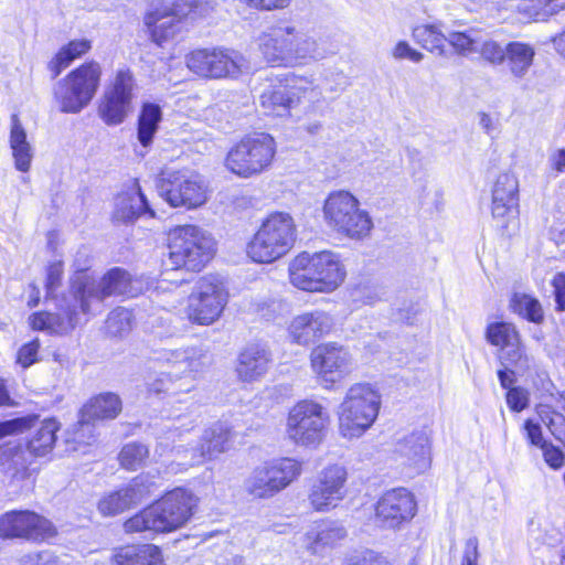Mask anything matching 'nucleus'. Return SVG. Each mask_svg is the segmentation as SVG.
I'll return each instance as SVG.
<instances>
[{
	"instance_id": "obj_1",
	"label": "nucleus",
	"mask_w": 565,
	"mask_h": 565,
	"mask_svg": "<svg viewBox=\"0 0 565 565\" xmlns=\"http://www.w3.org/2000/svg\"><path fill=\"white\" fill-rule=\"evenodd\" d=\"M134 284L129 273L118 267L108 270L99 280L79 273L71 280L68 295L57 299L58 311L35 312L30 317V324L39 331L68 333L81 323V315L100 313L108 297H135L138 289Z\"/></svg>"
},
{
	"instance_id": "obj_2",
	"label": "nucleus",
	"mask_w": 565,
	"mask_h": 565,
	"mask_svg": "<svg viewBox=\"0 0 565 565\" xmlns=\"http://www.w3.org/2000/svg\"><path fill=\"white\" fill-rule=\"evenodd\" d=\"M257 46L267 64L284 67L307 65L337 52L327 38H316L288 21H279L263 31L257 38Z\"/></svg>"
},
{
	"instance_id": "obj_3",
	"label": "nucleus",
	"mask_w": 565,
	"mask_h": 565,
	"mask_svg": "<svg viewBox=\"0 0 565 565\" xmlns=\"http://www.w3.org/2000/svg\"><path fill=\"white\" fill-rule=\"evenodd\" d=\"M195 505L196 499L191 492L177 488L128 519L124 529L127 533L172 532L190 520Z\"/></svg>"
},
{
	"instance_id": "obj_4",
	"label": "nucleus",
	"mask_w": 565,
	"mask_h": 565,
	"mask_svg": "<svg viewBox=\"0 0 565 565\" xmlns=\"http://www.w3.org/2000/svg\"><path fill=\"white\" fill-rule=\"evenodd\" d=\"M297 238V226L289 213L274 212L260 224L247 244L248 257L259 264L274 263L290 252Z\"/></svg>"
},
{
	"instance_id": "obj_5",
	"label": "nucleus",
	"mask_w": 565,
	"mask_h": 565,
	"mask_svg": "<svg viewBox=\"0 0 565 565\" xmlns=\"http://www.w3.org/2000/svg\"><path fill=\"white\" fill-rule=\"evenodd\" d=\"M215 250L214 238L196 225L177 226L169 233V263L173 269L200 271Z\"/></svg>"
},
{
	"instance_id": "obj_6",
	"label": "nucleus",
	"mask_w": 565,
	"mask_h": 565,
	"mask_svg": "<svg viewBox=\"0 0 565 565\" xmlns=\"http://www.w3.org/2000/svg\"><path fill=\"white\" fill-rule=\"evenodd\" d=\"M323 216L329 227L353 239L364 238L373 227L369 213L360 207L359 200L348 191H335L328 195Z\"/></svg>"
},
{
	"instance_id": "obj_7",
	"label": "nucleus",
	"mask_w": 565,
	"mask_h": 565,
	"mask_svg": "<svg viewBox=\"0 0 565 565\" xmlns=\"http://www.w3.org/2000/svg\"><path fill=\"white\" fill-rule=\"evenodd\" d=\"M159 195L172 207L194 210L209 200V185L204 178L190 169L163 170L157 180Z\"/></svg>"
},
{
	"instance_id": "obj_8",
	"label": "nucleus",
	"mask_w": 565,
	"mask_h": 565,
	"mask_svg": "<svg viewBox=\"0 0 565 565\" xmlns=\"http://www.w3.org/2000/svg\"><path fill=\"white\" fill-rule=\"evenodd\" d=\"M276 148V141L269 134L247 135L228 151L225 166L242 178L258 175L271 166Z\"/></svg>"
},
{
	"instance_id": "obj_9",
	"label": "nucleus",
	"mask_w": 565,
	"mask_h": 565,
	"mask_svg": "<svg viewBox=\"0 0 565 565\" xmlns=\"http://www.w3.org/2000/svg\"><path fill=\"white\" fill-rule=\"evenodd\" d=\"M330 416L319 403L303 399L288 413L286 435L297 446L317 448L326 438Z\"/></svg>"
},
{
	"instance_id": "obj_10",
	"label": "nucleus",
	"mask_w": 565,
	"mask_h": 565,
	"mask_svg": "<svg viewBox=\"0 0 565 565\" xmlns=\"http://www.w3.org/2000/svg\"><path fill=\"white\" fill-rule=\"evenodd\" d=\"M100 75V65L97 62H89L57 82L54 97L60 110L66 114H77L85 108L97 92Z\"/></svg>"
},
{
	"instance_id": "obj_11",
	"label": "nucleus",
	"mask_w": 565,
	"mask_h": 565,
	"mask_svg": "<svg viewBox=\"0 0 565 565\" xmlns=\"http://www.w3.org/2000/svg\"><path fill=\"white\" fill-rule=\"evenodd\" d=\"M338 408L339 434L345 439L360 438L379 416L377 391H351Z\"/></svg>"
},
{
	"instance_id": "obj_12",
	"label": "nucleus",
	"mask_w": 565,
	"mask_h": 565,
	"mask_svg": "<svg viewBox=\"0 0 565 565\" xmlns=\"http://www.w3.org/2000/svg\"><path fill=\"white\" fill-rule=\"evenodd\" d=\"M301 473V462L281 458L256 467L244 482L246 492L256 499H268L288 487Z\"/></svg>"
},
{
	"instance_id": "obj_13",
	"label": "nucleus",
	"mask_w": 565,
	"mask_h": 565,
	"mask_svg": "<svg viewBox=\"0 0 565 565\" xmlns=\"http://www.w3.org/2000/svg\"><path fill=\"white\" fill-rule=\"evenodd\" d=\"M186 66L205 78H237L248 70L245 56L231 49H202L191 52L185 58Z\"/></svg>"
},
{
	"instance_id": "obj_14",
	"label": "nucleus",
	"mask_w": 565,
	"mask_h": 565,
	"mask_svg": "<svg viewBox=\"0 0 565 565\" xmlns=\"http://www.w3.org/2000/svg\"><path fill=\"white\" fill-rule=\"evenodd\" d=\"M227 300L224 282L215 276H204L189 297L188 317L193 323L210 326L221 317Z\"/></svg>"
},
{
	"instance_id": "obj_15",
	"label": "nucleus",
	"mask_w": 565,
	"mask_h": 565,
	"mask_svg": "<svg viewBox=\"0 0 565 565\" xmlns=\"http://www.w3.org/2000/svg\"><path fill=\"white\" fill-rule=\"evenodd\" d=\"M135 78L128 68L118 70L106 87L98 107V115L108 126L124 122L131 110Z\"/></svg>"
},
{
	"instance_id": "obj_16",
	"label": "nucleus",
	"mask_w": 565,
	"mask_h": 565,
	"mask_svg": "<svg viewBox=\"0 0 565 565\" xmlns=\"http://www.w3.org/2000/svg\"><path fill=\"white\" fill-rule=\"evenodd\" d=\"M53 523L30 510H13L0 518V537L43 542L56 535Z\"/></svg>"
},
{
	"instance_id": "obj_17",
	"label": "nucleus",
	"mask_w": 565,
	"mask_h": 565,
	"mask_svg": "<svg viewBox=\"0 0 565 565\" xmlns=\"http://www.w3.org/2000/svg\"><path fill=\"white\" fill-rule=\"evenodd\" d=\"M347 469L340 465L323 468L310 488L309 503L315 511L328 512L345 498Z\"/></svg>"
},
{
	"instance_id": "obj_18",
	"label": "nucleus",
	"mask_w": 565,
	"mask_h": 565,
	"mask_svg": "<svg viewBox=\"0 0 565 565\" xmlns=\"http://www.w3.org/2000/svg\"><path fill=\"white\" fill-rule=\"evenodd\" d=\"M416 513L414 495L405 488L386 491L379 499L375 508L376 520L382 526L398 527L409 521Z\"/></svg>"
},
{
	"instance_id": "obj_19",
	"label": "nucleus",
	"mask_w": 565,
	"mask_h": 565,
	"mask_svg": "<svg viewBox=\"0 0 565 565\" xmlns=\"http://www.w3.org/2000/svg\"><path fill=\"white\" fill-rule=\"evenodd\" d=\"M348 535L344 525L337 520L315 523L303 535L302 546L313 556L327 557Z\"/></svg>"
},
{
	"instance_id": "obj_20",
	"label": "nucleus",
	"mask_w": 565,
	"mask_h": 565,
	"mask_svg": "<svg viewBox=\"0 0 565 565\" xmlns=\"http://www.w3.org/2000/svg\"><path fill=\"white\" fill-rule=\"evenodd\" d=\"M396 460L408 468L411 473H423L431 462L430 440L424 430L414 431L396 444Z\"/></svg>"
},
{
	"instance_id": "obj_21",
	"label": "nucleus",
	"mask_w": 565,
	"mask_h": 565,
	"mask_svg": "<svg viewBox=\"0 0 565 565\" xmlns=\"http://www.w3.org/2000/svg\"><path fill=\"white\" fill-rule=\"evenodd\" d=\"M519 181L512 173H501L492 190V216L502 227L519 213Z\"/></svg>"
},
{
	"instance_id": "obj_22",
	"label": "nucleus",
	"mask_w": 565,
	"mask_h": 565,
	"mask_svg": "<svg viewBox=\"0 0 565 565\" xmlns=\"http://www.w3.org/2000/svg\"><path fill=\"white\" fill-rule=\"evenodd\" d=\"M334 326L332 316L323 310H312L296 316L288 328L292 342L309 345L330 333Z\"/></svg>"
},
{
	"instance_id": "obj_23",
	"label": "nucleus",
	"mask_w": 565,
	"mask_h": 565,
	"mask_svg": "<svg viewBox=\"0 0 565 565\" xmlns=\"http://www.w3.org/2000/svg\"><path fill=\"white\" fill-rule=\"evenodd\" d=\"M313 371L327 382H334L335 374L345 371L350 355L345 349L329 342L316 347L310 354Z\"/></svg>"
},
{
	"instance_id": "obj_24",
	"label": "nucleus",
	"mask_w": 565,
	"mask_h": 565,
	"mask_svg": "<svg viewBox=\"0 0 565 565\" xmlns=\"http://www.w3.org/2000/svg\"><path fill=\"white\" fill-rule=\"evenodd\" d=\"M316 281L313 292H332L345 279L347 270L340 256L330 250L315 253Z\"/></svg>"
},
{
	"instance_id": "obj_25",
	"label": "nucleus",
	"mask_w": 565,
	"mask_h": 565,
	"mask_svg": "<svg viewBox=\"0 0 565 565\" xmlns=\"http://www.w3.org/2000/svg\"><path fill=\"white\" fill-rule=\"evenodd\" d=\"M232 438L233 433L225 423L213 424L204 431L200 447L192 450L190 460L184 465L194 466L226 451Z\"/></svg>"
},
{
	"instance_id": "obj_26",
	"label": "nucleus",
	"mask_w": 565,
	"mask_h": 565,
	"mask_svg": "<svg viewBox=\"0 0 565 565\" xmlns=\"http://www.w3.org/2000/svg\"><path fill=\"white\" fill-rule=\"evenodd\" d=\"M269 362V352L264 345L249 344L238 354L236 374L241 381L252 383L265 375Z\"/></svg>"
},
{
	"instance_id": "obj_27",
	"label": "nucleus",
	"mask_w": 565,
	"mask_h": 565,
	"mask_svg": "<svg viewBox=\"0 0 565 565\" xmlns=\"http://www.w3.org/2000/svg\"><path fill=\"white\" fill-rule=\"evenodd\" d=\"M148 214L154 216V211L149 206L145 194L138 183H134L127 191L116 198L114 218L122 223H130L138 217Z\"/></svg>"
},
{
	"instance_id": "obj_28",
	"label": "nucleus",
	"mask_w": 565,
	"mask_h": 565,
	"mask_svg": "<svg viewBox=\"0 0 565 565\" xmlns=\"http://www.w3.org/2000/svg\"><path fill=\"white\" fill-rule=\"evenodd\" d=\"M291 75L279 81L276 85H270L263 90L259 102L263 108L276 115L288 113L291 108L298 106L297 97L291 93Z\"/></svg>"
},
{
	"instance_id": "obj_29",
	"label": "nucleus",
	"mask_w": 565,
	"mask_h": 565,
	"mask_svg": "<svg viewBox=\"0 0 565 565\" xmlns=\"http://www.w3.org/2000/svg\"><path fill=\"white\" fill-rule=\"evenodd\" d=\"M109 565H166L161 550L153 544L120 547L110 558Z\"/></svg>"
},
{
	"instance_id": "obj_30",
	"label": "nucleus",
	"mask_w": 565,
	"mask_h": 565,
	"mask_svg": "<svg viewBox=\"0 0 565 565\" xmlns=\"http://www.w3.org/2000/svg\"><path fill=\"white\" fill-rule=\"evenodd\" d=\"M206 359V354L199 348H186L179 350L163 349L158 352L156 361L167 364L168 367L175 369L173 376L180 373L199 371L203 364L202 360Z\"/></svg>"
},
{
	"instance_id": "obj_31",
	"label": "nucleus",
	"mask_w": 565,
	"mask_h": 565,
	"mask_svg": "<svg viewBox=\"0 0 565 565\" xmlns=\"http://www.w3.org/2000/svg\"><path fill=\"white\" fill-rule=\"evenodd\" d=\"M512 347L501 350L500 359L505 365L504 370L498 371V376L502 388H516L512 386L515 381V373L523 372L530 366V359L524 353L520 339Z\"/></svg>"
},
{
	"instance_id": "obj_32",
	"label": "nucleus",
	"mask_w": 565,
	"mask_h": 565,
	"mask_svg": "<svg viewBox=\"0 0 565 565\" xmlns=\"http://www.w3.org/2000/svg\"><path fill=\"white\" fill-rule=\"evenodd\" d=\"M10 148L15 168L19 171L28 172L33 158V149L17 114L11 116Z\"/></svg>"
},
{
	"instance_id": "obj_33",
	"label": "nucleus",
	"mask_w": 565,
	"mask_h": 565,
	"mask_svg": "<svg viewBox=\"0 0 565 565\" xmlns=\"http://www.w3.org/2000/svg\"><path fill=\"white\" fill-rule=\"evenodd\" d=\"M122 404L120 397L113 393H100L87 402L81 409L84 418H89L94 423L116 418L121 412Z\"/></svg>"
},
{
	"instance_id": "obj_34",
	"label": "nucleus",
	"mask_w": 565,
	"mask_h": 565,
	"mask_svg": "<svg viewBox=\"0 0 565 565\" xmlns=\"http://www.w3.org/2000/svg\"><path fill=\"white\" fill-rule=\"evenodd\" d=\"M316 269L315 253H300L289 264L288 270L291 285L300 290L313 292Z\"/></svg>"
},
{
	"instance_id": "obj_35",
	"label": "nucleus",
	"mask_w": 565,
	"mask_h": 565,
	"mask_svg": "<svg viewBox=\"0 0 565 565\" xmlns=\"http://www.w3.org/2000/svg\"><path fill=\"white\" fill-rule=\"evenodd\" d=\"M535 54L534 46L529 43L509 42L505 63L511 76L515 79H523L533 65Z\"/></svg>"
},
{
	"instance_id": "obj_36",
	"label": "nucleus",
	"mask_w": 565,
	"mask_h": 565,
	"mask_svg": "<svg viewBox=\"0 0 565 565\" xmlns=\"http://www.w3.org/2000/svg\"><path fill=\"white\" fill-rule=\"evenodd\" d=\"M291 93L297 97L298 105L306 103L307 111L316 113L324 100L322 87L312 76L291 74Z\"/></svg>"
},
{
	"instance_id": "obj_37",
	"label": "nucleus",
	"mask_w": 565,
	"mask_h": 565,
	"mask_svg": "<svg viewBox=\"0 0 565 565\" xmlns=\"http://www.w3.org/2000/svg\"><path fill=\"white\" fill-rule=\"evenodd\" d=\"M61 425L55 418L44 419L28 441V450L35 457L49 455L56 443V433Z\"/></svg>"
},
{
	"instance_id": "obj_38",
	"label": "nucleus",
	"mask_w": 565,
	"mask_h": 565,
	"mask_svg": "<svg viewBox=\"0 0 565 565\" xmlns=\"http://www.w3.org/2000/svg\"><path fill=\"white\" fill-rule=\"evenodd\" d=\"M414 40L420 44L425 50L438 56L446 55L445 42L447 41V33H444L437 24H423L414 28Z\"/></svg>"
},
{
	"instance_id": "obj_39",
	"label": "nucleus",
	"mask_w": 565,
	"mask_h": 565,
	"mask_svg": "<svg viewBox=\"0 0 565 565\" xmlns=\"http://www.w3.org/2000/svg\"><path fill=\"white\" fill-rule=\"evenodd\" d=\"M161 119L160 106L152 103L143 104L138 118V140L143 147L152 142Z\"/></svg>"
},
{
	"instance_id": "obj_40",
	"label": "nucleus",
	"mask_w": 565,
	"mask_h": 565,
	"mask_svg": "<svg viewBox=\"0 0 565 565\" xmlns=\"http://www.w3.org/2000/svg\"><path fill=\"white\" fill-rule=\"evenodd\" d=\"M90 46V41L88 40H74L63 46L55 57L49 63L52 77H57L75 58L88 52Z\"/></svg>"
},
{
	"instance_id": "obj_41",
	"label": "nucleus",
	"mask_w": 565,
	"mask_h": 565,
	"mask_svg": "<svg viewBox=\"0 0 565 565\" xmlns=\"http://www.w3.org/2000/svg\"><path fill=\"white\" fill-rule=\"evenodd\" d=\"M454 51L461 56H469L478 51L480 44L479 32L469 29L465 31H447V41Z\"/></svg>"
},
{
	"instance_id": "obj_42",
	"label": "nucleus",
	"mask_w": 565,
	"mask_h": 565,
	"mask_svg": "<svg viewBox=\"0 0 565 565\" xmlns=\"http://www.w3.org/2000/svg\"><path fill=\"white\" fill-rule=\"evenodd\" d=\"M486 339L491 345L499 348L501 351L507 347H513L520 335L512 323L493 322L487 327Z\"/></svg>"
},
{
	"instance_id": "obj_43",
	"label": "nucleus",
	"mask_w": 565,
	"mask_h": 565,
	"mask_svg": "<svg viewBox=\"0 0 565 565\" xmlns=\"http://www.w3.org/2000/svg\"><path fill=\"white\" fill-rule=\"evenodd\" d=\"M148 457L147 445L131 441L122 446L118 454V461L124 469L135 471L143 466Z\"/></svg>"
},
{
	"instance_id": "obj_44",
	"label": "nucleus",
	"mask_w": 565,
	"mask_h": 565,
	"mask_svg": "<svg viewBox=\"0 0 565 565\" xmlns=\"http://www.w3.org/2000/svg\"><path fill=\"white\" fill-rule=\"evenodd\" d=\"M157 489V484L152 477L141 473L134 478L127 487L122 488L131 507L140 503L142 500L149 498Z\"/></svg>"
},
{
	"instance_id": "obj_45",
	"label": "nucleus",
	"mask_w": 565,
	"mask_h": 565,
	"mask_svg": "<svg viewBox=\"0 0 565 565\" xmlns=\"http://www.w3.org/2000/svg\"><path fill=\"white\" fill-rule=\"evenodd\" d=\"M67 444H74L72 450H78L81 445H90L95 441V423L89 418H84L79 412L78 422L66 431Z\"/></svg>"
},
{
	"instance_id": "obj_46",
	"label": "nucleus",
	"mask_w": 565,
	"mask_h": 565,
	"mask_svg": "<svg viewBox=\"0 0 565 565\" xmlns=\"http://www.w3.org/2000/svg\"><path fill=\"white\" fill-rule=\"evenodd\" d=\"M512 307L515 312L532 322H540L543 319L540 302L529 295L515 294L512 299Z\"/></svg>"
},
{
	"instance_id": "obj_47",
	"label": "nucleus",
	"mask_w": 565,
	"mask_h": 565,
	"mask_svg": "<svg viewBox=\"0 0 565 565\" xmlns=\"http://www.w3.org/2000/svg\"><path fill=\"white\" fill-rule=\"evenodd\" d=\"M132 324V312L126 308L113 310L106 320V330L113 337H122L128 333Z\"/></svg>"
},
{
	"instance_id": "obj_48",
	"label": "nucleus",
	"mask_w": 565,
	"mask_h": 565,
	"mask_svg": "<svg viewBox=\"0 0 565 565\" xmlns=\"http://www.w3.org/2000/svg\"><path fill=\"white\" fill-rule=\"evenodd\" d=\"M509 43H501L494 40L480 42L478 51L483 61L493 66L502 65L505 62Z\"/></svg>"
},
{
	"instance_id": "obj_49",
	"label": "nucleus",
	"mask_w": 565,
	"mask_h": 565,
	"mask_svg": "<svg viewBox=\"0 0 565 565\" xmlns=\"http://www.w3.org/2000/svg\"><path fill=\"white\" fill-rule=\"evenodd\" d=\"M131 507L122 489L111 492L98 502V510L105 516H113Z\"/></svg>"
},
{
	"instance_id": "obj_50",
	"label": "nucleus",
	"mask_w": 565,
	"mask_h": 565,
	"mask_svg": "<svg viewBox=\"0 0 565 565\" xmlns=\"http://www.w3.org/2000/svg\"><path fill=\"white\" fill-rule=\"evenodd\" d=\"M215 6V0H174V12L183 17L190 13L205 17L214 10Z\"/></svg>"
},
{
	"instance_id": "obj_51",
	"label": "nucleus",
	"mask_w": 565,
	"mask_h": 565,
	"mask_svg": "<svg viewBox=\"0 0 565 565\" xmlns=\"http://www.w3.org/2000/svg\"><path fill=\"white\" fill-rule=\"evenodd\" d=\"M174 15H177L174 12V2L171 6L162 4L161 7H156L146 14L145 24L150 31L156 29V26H168L169 19Z\"/></svg>"
},
{
	"instance_id": "obj_52",
	"label": "nucleus",
	"mask_w": 565,
	"mask_h": 565,
	"mask_svg": "<svg viewBox=\"0 0 565 565\" xmlns=\"http://www.w3.org/2000/svg\"><path fill=\"white\" fill-rule=\"evenodd\" d=\"M36 420L38 416L28 415L24 417L0 422V439L17 433H22L25 429L31 428Z\"/></svg>"
},
{
	"instance_id": "obj_53",
	"label": "nucleus",
	"mask_w": 565,
	"mask_h": 565,
	"mask_svg": "<svg viewBox=\"0 0 565 565\" xmlns=\"http://www.w3.org/2000/svg\"><path fill=\"white\" fill-rule=\"evenodd\" d=\"M63 277V264L62 262L52 263L46 269V281H45V290H46V299H55L56 290L61 286Z\"/></svg>"
},
{
	"instance_id": "obj_54",
	"label": "nucleus",
	"mask_w": 565,
	"mask_h": 565,
	"mask_svg": "<svg viewBox=\"0 0 565 565\" xmlns=\"http://www.w3.org/2000/svg\"><path fill=\"white\" fill-rule=\"evenodd\" d=\"M182 17L183 15H174L169 19L168 26H156V29H152V41L161 46L164 42L173 39L179 31L180 19Z\"/></svg>"
},
{
	"instance_id": "obj_55",
	"label": "nucleus",
	"mask_w": 565,
	"mask_h": 565,
	"mask_svg": "<svg viewBox=\"0 0 565 565\" xmlns=\"http://www.w3.org/2000/svg\"><path fill=\"white\" fill-rule=\"evenodd\" d=\"M21 565H66L65 559L49 551L28 554L21 558Z\"/></svg>"
},
{
	"instance_id": "obj_56",
	"label": "nucleus",
	"mask_w": 565,
	"mask_h": 565,
	"mask_svg": "<svg viewBox=\"0 0 565 565\" xmlns=\"http://www.w3.org/2000/svg\"><path fill=\"white\" fill-rule=\"evenodd\" d=\"M392 56L395 60H408L419 63L424 58V54L413 49L406 41H398L392 50Z\"/></svg>"
},
{
	"instance_id": "obj_57",
	"label": "nucleus",
	"mask_w": 565,
	"mask_h": 565,
	"mask_svg": "<svg viewBox=\"0 0 565 565\" xmlns=\"http://www.w3.org/2000/svg\"><path fill=\"white\" fill-rule=\"evenodd\" d=\"M246 7L258 11H275L287 8L291 0H238Z\"/></svg>"
},
{
	"instance_id": "obj_58",
	"label": "nucleus",
	"mask_w": 565,
	"mask_h": 565,
	"mask_svg": "<svg viewBox=\"0 0 565 565\" xmlns=\"http://www.w3.org/2000/svg\"><path fill=\"white\" fill-rule=\"evenodd\" d=\"M542 451L550 468L558 470L565 465V455L558 447L548 443L543 445Z\"/></svg>"
},
{
	"instance_id": "obj_59",
	"label": "nucleus",
	"mask_w": 565,
	"mask_h": 565,
	"mask_svg": "<svg viewBox=\"0 0 565 565\" xmlns=\"http://www.w3.org/2000/svg\"><path fill=\"white\" fill-rule=\"evenodd\" d=\"M39 348L40 343L38 339L24 344L18 352V363L22 367L32 365L38 360Z\"/></svg>"
},
{
	"instance_id": "obj_60",
	"label": "nucleus",
	"mask_w": 565,
	"mask_h": 565,
	"mask_svg": "<svg viewBox=\"0 0 565 565\" xmlns=\"http://www.w3.org/2000/svg\"><path fill=\"white\" fill-rule=\"evenodd\" d=\"M178 429H168L162 435L158 436L157 446L154 449V455L159 458L167 456L170 451H177L180 454V447L174 448L170 447V440L174 441V436L177 435Z\"/></svg>"
},
{
	"instance_id": "obj_61",
	"label": "nucleus",
	"mask_w": 565,
	"mask_h": 565,
	"mask_svg": "<svg viewBox=\"0 0 565 565\" xmlns=\"http://www.w3.org/2000/svg\"><path fill=\"white\" fill-rule=\"evenodd\" d=\"M507 404L513 412H522L529 406L527 391H507Z\"/></svg>"
},
{
	"instance_id": "obj_62",
	"label": "nucleus",
	"mask_w": 565,
	"mask_h": 565,
	"mask_svg": "<svg viewBox=\"0 0 565 565\" xmlns=\"http://www.w3.org/2000/svg\"><path fill=\"white\" fill-rule=\"evenodd\" d=\"M478 558V540L477 537H469L465 543L461 565H477Z\"/></svg>"
},
{
	"instance_id": "obj_63",
	"label": "nucleus",
	"mask_w": 565,
	"mask_h": 565,
	"mask_svg": "<svg viewBox=\"0 0 565 565\" xmlns=\"http://www.w3.org/2000/svg\"><path fill=\"white\" fill-rule=\"evenodd\" d=\"M524 429L526 431L527 439L530 443L534 446L543 448V445H546L547 443L543 439L542 435V428L539 424L533 423L532 420L527 419L524 423Z\"/></svg>"
},
{
	"instance_id": "obj_64",
	"label": "nucleus",
	"mask_w": 565,
	"mask_h": 565,
	"mask_svg": "<svg viewBox=\"0 0 565 565\" xmlns=\"http://www.w3.org/2000/svg\"><path fill=\"white\" fill-rule=\"evenodd\" d=\"M552 285L554 287L557 308L565 311V274H557L554 277Z\"/></svg>"
}]
</instances>
